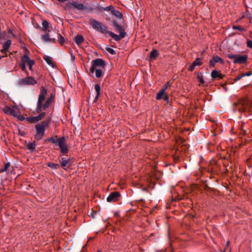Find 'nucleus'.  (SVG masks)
<instances>
[{"label": "nucleus", "mask_w": 252, "mask_h": 252, "mask_svg": "<svg viewBox=\"0 0 252 252\" xmlns=\"http://www.w3.org/2000/svg\"><path fill=\"white\" fill-rule=\"evenodd\" d=\"M89 21V24L94 30L102 34H108L116 41H120L122 38L125 37L126 35L124 25H119L115 20L111 21L112 26L116 32L120 33L119 35L108 31V27L107 26L95 19L91 18Z\"/></svg>", "instance_id": "nucleus-1"}, {"label": "nucleus", "mask_w": 252, "mask_h": 252, "mask_svg": "<svg viewBox=\"0 0 252 252\" xmlns=\"http://www.w3.org/2000/svg\"><path fill=\"white\" fill-rule=\"evenodd\" d=\"M51 142L56 146H58L60 149V157L59 158L61 165L63 169H66L64 167L70 161L69 158L61 157L63 155H66L69 151L68 147L66 144L65 139L64 136L58 138V136L48 137L45 140V142Z\"/></svg>", "instance_id": "nucleus-2"}, {"label": "nucleus", "mask_w": 252, "mask_h": 252, "mask_svg": "<svg viewBox=\"0 0 252 252\" xmlns=\"http://www.w3.org/2000/svg\"><path fill=\"white\" fill-rule=\"evenodd\" d=\"M47 94V89L44 86H42L40 88V94L38 95L36 107V111L37 113H40L43 110H46L52 103L50 101L46 99L45 103L43 104V102L45 100Z\"/></svg>", "instance_id": "nucleus-3"}, {"label": "nucleus", "mask_w": 252, "mask_h": 252, "mask_svg": "<svg viewBox=\"0 0 252 252\" xmlns=\"http://www.w3.org/2000/svg\"><path fill=\"white\" fill-rule=\"evenodd\" d=\"M51 123V118L48 117L44 121L35 126L36 134L34 138L37 140H41L44 135L46 127H48Z\"/></svg>", "instance_id": "nucleus-4"}, {"label": "nucleus", "mask_w": 252, "mask_h": 252, "mask_svg": "<svg viewBox=\"0 0 252 252\" xmlns=\"http://www.w3.org/2000/svg\"><path fill=\"white\" fill-rule=\"evenodd\" d=\"M235 105L238 111L241 113L252 111V102L247 97L240 98Z\"/></svg>", "instance_id": "nucleus-5"}, {"label": "nucleus", "mask_w": 252, "mask_h": 252, "mask_svg": "<svg viewBox=\"0 0 252 252\" xmlns=\"http://www.w3.org/2000/svg\"><path fill=\"white\" fill-rule=\"evenodd\" d=\"M3 112L5 114L17 118L20 121H23L25 119V118L21 115V112L19 110L18 107L16 106L13 107L6 106L3 108Z\"/></svg>", "instance_id": "nucleus-6"}, {"label": "nucleus", "mask_w": 252, "mask_h": 252, "mask_svg": "<svg viewBox=\"0 0 252 252\" xmlns=\"http://www.w3.org/2000/svg\"><path fill=\"white\" fill-rule=\"evenodd\" d=\"M227 57L229 59L233 60L234 63L243 64L246 63L248 56L247 54L240 55L238 54H227Z\"/></svg>", "instance_id": "nucleus-7"}, {"label": "nucleus", "mask_w": 252, "mask_h": 252, "mask_svg": "<svg viewBox=\"0 0 252 252\" xmlns=\"http://www.w3.org/2000/svg\"><path fill=\"white\" fill-rule=\"evenodd\" d=\"M73 6L74 8L80 11H87L88 12H92L94 10V8L91 6H87L83 3H78L76 1H73L72 2L70 3L68 5L69 8L72 9Z\"/></svg>", "instance_id": "nucleus-8"}, {"label": "nucleus", "mask_w": 252, "mask_h": 252, "mask_svg": "<svg viewBox=\"0 0 252 252\" xmlns=\"http://www.w3.org/2000/svg\"><path fill=\"white\" fill-rule=\"evenodd\" d=\"M106 66V62L100 58H97L92 61V66L90 68V71L91 73H94L97 67H101L104 68Z\"/></svg>", "instance_id": "nucleus-9"}, {"label": "nucleus", "mask_w": 252, "mask_h": 252, "mask_svg": "<svg viewBox=\"0 0 252 252\" xmlns=\"http://www.w3.org/2000/svg\"><path fill=\"white\" fill-rule=\"evenodd\" d=\"M39 115L37 116H34V117H28L27 118H25V120H26L27 121H28L30 123L34 124L35 123L42 119H43L46 116V112H41L40 113H39Z\"/></svg>", "instance_id": "nucleus-10"}, {"label": "nucleus", "mask_w": 252, "mask_h": 252, "mask_svg": "<svg viewBox=\"0 0 252 252\" xmlns=\"http://www.w3.org/2000/svg\"><path fill=\"white\" fill-rule=\"evenodd\" d=\"M37 83L32 77H27L19 80V84L21 85H34Z\"/></svg>", "instance_id": "nucleus-11"}, {"label": "nucleus", "mask_w": 252, "mask_h": 252, "mask_svg": "<svg viewBox=\"0 0 252 252\" xmlns=\"http://www.w3.org/2000/svg\"><path fill=\"white\" fill-rule=\"evenodd\" d=\"M216 63H220L223 64L224 61L220 57L217 55L213 56L212 59L209 61V67H214Z\"/></svg>", "instance_id": "nucleus-12"}, {"label": "nucleus", "mask_w": 252, "mask_h": 252, "mask_svg": "<svg viewBox=\"0 0 252 252\" xmlns=\"http://www.w3.org/2000/svg\"><path fill=\"white\" fill-rule=\"evenodd\" d=\"M120 193L118 191L111 192L107 198V201L108 202L117 201L120 197Z\"/></svg>", "instance_id": "nucleus-13"}, {"label": "nucleus", "mask_w": 252, "mask_h": 252, "mask_svg": "<svg viewBox=\"0 0 252 252\" xmlns=\"http://www.w3.org/2000/svg\"><path fill=\"white\" fill-rule=\"evenodd\" d=\"M202 63L201 59L200 58H197L190 65L189 67L188 68V70L193 71L196 66H200Z\"/></svg>", "instance_id": "nucleus-14"}, {"label": "nucleus", "mask_w": 252, "mask_h": 252, "mask_svg": "<svg viewBox=\"0 0 252 252\" xmlns=\"http://www.w3.org/2000/svg\"><path fill=\"white\" fill-rule=\"evenodd\" d=\"M211 76L213 79L220 80L223 79L225 76V75L221 73L220 71L213 70L211 72Z\"/></svg>", "instance_id": "nucleus-15"}, {"label": "nucleus", "mask_w": 252, "mask_h": 252, "mask_svg": "<svg viewBox=\"0 0 252 252\" xmlns=\"http://www.w3.org/2000/svg\"><path fill=\"white\" fill-rule=\"evenodd\" d=\"M94 89L96 92V95L94 99V102H96L98 99V97L100 96L101 90L100 85L99 84H95L94 85Z\"/></svg>", "instance_id": "nucleus-16"}, {"label": "nucleus", "mask_w": 252, "mask_h": 252, "mask_svg": "<svg viewBox=\"0 0 252 252\" xmlns=\"http://www.w3.org/2000/svg\"><path fill=\"white\" fill-rule=\"evenodd\" d=\"M74 40L76 44L80 46L84 41L85 39L82 35L77 34L75 36Z\"/></svg>", "instance_id": "nucleus-17"}, {"label": "nucleus", "mask_w": 252, "mask_h": 252, "mask_svg": "<svg viewBox=\"0 0 252 252\" xmlns=\"http://www.w3.org/2000/svg\"><path fill=\"white\" fill-rule=\"evenodd\" d=\"M11 44V40L9 39L5 41L2 45V49L1 50V52H6L8 51Z\"/></svg>", "instance_id": "nucleus-18"}, {"label": "nucleus", "mask_w": 252, "mask_h": 252, "mask_svg": "<svg viewBox=\"0 0 252 252\" xmlns=\"http://www.w3.org/2000/svg\"><path fill=\"white\" fill-rule=\"evenodd\" d=\"M36 146L35 141L32 142H29L26 145L27 148L30 151L31 153H33L35 151Z\"/></svg>", "instance_id": "nucleus-19"}, {"label": "nucleus", "mask_w": 252, "mask_h": 252, "mask_svg": "<svg viewBox=\"0 0 252 252\" xmlns=\"http://www.w3.org/2000/svg\"><path fill=\"white\" fill-rule=\"evenodd\" d=\"M158 55V51L157 49H154L150 52V58L151 60H155Z\"/></svg>", "instance_id": "nucleus-20"}, {"label": "nucleus", "mask_w": 252, "mask_h": 252, "mask_svg": "<svg viewBox=\"0 0 252 252\" xmlns=\"http://www.w3.org/2000/svg\"><path fill=\"white\" fill-rule=\"evenodd\" d=\"M58 41L60 44L61 45H63L66 42V40L65 38L63 37L61 33H58Z\"/></svg>", "instance_id": "nucleus-21"}, {"label": "nucleus", "mask_w": 252, "mask_h": 252, "mask_svg": "<svg viewBox=\"0 0 252 252\" xmlns=\"http://www.w3.org/2000/svg\"><path fill=\"white\" fill-rule=\"evenodd\" d=\"M111 13L112 15H114L115 17L120 19H123V14L121 12L116 10L115 9L112 10V11H111Z\"/></svg>", "instance_id": "nucleus-22"}, {"label": "nucleus", "mask_w": 252, "mask_h": 252, "mask_svg": "<svg viewBox=\"0 0 252 252\" xmlns=\"http://www.w3.org/2000/svg\"><path fill=\"white\" fill-rule=\"evenodd\" d=\"M47 166L48 167H50L51 168H52V169H54V170L57 169L60 167V165L59 164L55 163L54 162H48Z\"/></svg>", "instance_id": "nucleus-23"}, {"label": "nucleus", "mask_w": 252, "mask_h": 252, "mask_svg": "<svg viewBox=\"0 0 252 252\" xmlns=\"http://www.w3.org/2000/svg\"><path fill=\"white\" fill-rule=\"evenodd\" d=\"M165 94H166V93H165V91L161 89L157 94L156 98L157 100H160L162 99Z\"/></svg>", "instance_id": "nucleus-24"}, {"label": "nucleus", "mask_w": 252, "mask_h": 252, "mask_svg": "<svg viewBox=\"0 0 252 252\" xmlns=\"http://www.w3.org/2000/svg\"><path fill=\"white\" fill-rule=\"evenodd\" d=\"M49 22L47 20H43L42 23V25L43 27L42 30L43 31H47V29L49 28Z\"/></svg>", "instance_id": "nucleus-25"}, {"label": "nucleus", "mask_w": 252, "mask_h": 252, "mask_svg": "<svg viewBox=\"0 0 252 252\" xmlns=\"http://www.w3.org/2000/svg\"><path fill=\"white\" fill-rule=\"evenodd\" d=\"M95 72V76L96 78H100L103 75V73L102 70L100 69H96L94 70Z\"/></svg>", "instance_id": "nucleus-26"}, {"label": "nucleus", "mask_w": 252, "mask_h": 252, "mask_svg": "<svg viewBox=\"0 0 252 252\" xmlns=\"http://www.w3.org/2000/svg\"><path fill=\"white\" fill-rule=\"evenodd\" d=\"M30 59V58L29 57V56L23 55L21 57V63H28V62Z\"/></svg>", "instance_id": "nucleus-27"}, {"label": "nucleus", "mask_w": 252, "mask_h": 252, "mask_svg": "<svg viewBox=\"0 0 252 252\" xmlns=\"http://www.w3.org/2000/svg\"><path fill=\"white\" fill-rule=\"evenodd\" d=\"M43 59L49 65H52L53 63L52 58L48 56H45Z\"/></svg>", "instance_id": "nucleus-28"}, {"label": "nucleus", "mask_w": 252, "mask_h": 252, "mask_svg": "<svg viewBox=\"0 0 252 252\" xmlns=\"http://www.w3.org/2000/svg\"><path fill=\"white\" fill-rule=\"evenodd\" d=\"M50 38L49 34L48 33L41 36V39L45 42H49Z\"/></svg>", "instance_id": "nucleus-29"}, {"label": "nucleus", "mask_w": 252, "mask_h": 252, "mask_svg": "<svg viewBox=\"0 0 252 252\" xmlns=\"http://www.w3.org/2000/svg\"><path fill=\"white\" fill-rule=\"evenodd\" d=\"M197 79L198 80L199 82L201 84H204V83H205V81L203 79V76H202V74L201 73H199L198 74V76H197Z\"/></svg>", "instance_id": "nucleus-30"}, {"label": "nucleus", "mask_w": 252, "mask_h": 252, "mask_svg": "<svg viewBox=\"0 0 252 252\" xmlns=\"http://www.w3.org/2000/svg\"><path fill=\"white\" fill-rule=\"evenodd\" d=\"M10 163L9 162H6L4 164V168L0 169V173L5 172L10 167Z\"/></svg>", "instance_id": "nucleus-31"}, {"label": "nucleus", "mask_w": 252, "mask_h": 252, "mask_svg": "<svg viewBox=\"0 0 252 252\" xmlns=\"http://www.w3.org/2000/svg\"><path fill=\"white\" fill-rule=\"evenodd\" d=\"M232 29L233 30H238L240 32H245L246 30L245 29L242 28L241 26H235L234 25L232 26Z\"/></svg>", "instance_id": "nucleus-32"}, {"label": "nucleus", "mask_w": 252, "mask_h": 252, "mask_svg": "<svg viewBox=\"0 0 252 252\" xmlns=\"http://www.w3.org/2000/svg\"><path fill=\"white\" fill-rule=\"evenodd\" d=\"M172 82H170V81L167 82L163 87L162 88V90L165 92V91L167 89V88L171 86V84Z\"/></svg>", "instance_id": "nucleus-33"}, {"label": "nucleus", "mask_w": 252, "mask_h": 252, "mask_svg": "<svg viewBox=\"0 0 252 252\" xmlns=\"http://www.w3.org/2000/svg\"><path fill=\"white\" fill-rule=\"evenodd\" d=\"M106 50L108 52H109L110 54H111L112 55L116 54L115 51L111 48L107 47V48H106Z\"/></svg>", "instance_id": "nucleus-34"}, {"label": "nucleus", "mask_w": 252, "mask_h": 252, "mask_svg": "<svg viewBox=\"0 0 252 252\" xmlns=\"http://www.w3.org/2000/svg\"><path fill=\"white\" fill-rule=\"evenodd\" d=\"M21 42L24 45V50L25 54L24 55L29 56V54H30L29 50L26 47L25 44L24 43V42L22 41Z\"/></svg>", "instance_id": "nucleus-35"}, {"label": "nucleus", "mask_w": 252, "mask_h": 252, "mask_svg": "<svg viewBox=\"0 0 252 252\" xmlns=\"http://www.w3.org/2000/svg\"><path fill=\"white\" fill-rule=\"evenodd\" d=\"M114 7L112 5L104 8V11H112V10H114Z\"/></svg>", "instance_id": "nucleus-36"}, {"label": "nucleus", "mask_w": 252, "mask_h": 252, "mask_svg": "<svg viewBox=\"0 0 252 252\" xmlns=\"http://www.w3.org/2000/svg\"><path fill=\"white\" fill-rule=\"evenodd\" d=\"M162 99L165 101L167 103L169 102V98L166 94L164 95Z\"/></svg>", "instance_id": "nucleus-37"}, {"label": "nucleus", "mask_w": 252, "mask_h": 252, "mask_svg": "<svg viewBox=\"0 0 252 252\" xmlns=\"http://www.w3.org/2000/svg\"><path fill=\"white\" fill-rule=\"evenodd\" d=\"M243 73L238 75L235 78L233 79L234 82H237L238 80H240L242 77H243Z\"/></svg>", "instance_id": "nucleus-38"}, {"label": "nucleus", "mask_w": 252, "mask_h": 252, "mask_svg": "<svg viewBox=\"0 0 252 252\" xmlns=\"http://www.w3.org/2000/svg\"><path fill=\"white\" fill-rule=\"evenodd\" d=\"M55 98V96L53 94H51L50 96L47 99L51 102H53Z\"/></svg>", "instance_id": "nucleus-39"}, {"label": "nucleus", "mask_w": 252, "mask_h": 252, "mask_svg": "<svg viewBox=\"0 0 252 252\" xmlns=\"http://www.w3.org/2000/svg\"><path fill=\"white\" fill-rule=\"evenodd\" d=\"M247 46L248 47L252 48V41L251 40H247Z\"/></svg>", "instance_id": "nucleus-40"}, {"label": "nucleus", "mask_w": 252, "mask_h": 252, "mask_svg": "<svg viewBox=\"0 0 252 252\" xmlns=\"http://www.w3.org/2000/svg\"><path fill=\"white\" fill-rule=\"evenodd\" d=\"M35 63V61L33 60L30 59L27 64L29 66H33Z\"/></svg>", "instance_id": "nucleus-41"}, {"label": "nucleus", "mask_w": 252, "mask_h": 252, "mask_svg": "<svg viewBox=\"0 0 252 252\" xmlns=\"http://www.w3.org/2000/svg\"><path fill=\"white\" fill-rule=\"evenodd\" d=\"M20 66L22 71L26 70V63H21Z\"/></svg>", "instance_id": "nucleus-42"}, {"label": "nucleus", "mask_w": 252, "mask_h": 252, "mask_svg": "<svg viewBox=\"0 0 252 252\" xmlns=\"http://www.w3.org/2000/svg\"><path fill=\"white\" fill-rule=\"evenodd\" d=\"M252 74V71H249L246 73H243V76H249Z\"/></svg>", "instance_id": "nucleus-43"}, {"label": "nucleus", "mask_w": 252, "mask_h": 252, "mask_svg": "<svg viewBox=\"0 0 252 252\" xmlns=\"http://www.w3.org/2000/svg\"><path fill=\"white\" fill-rule=\"evenodd\" d=\"M96 214V212H94L93 211H92L91 213L89 215V216H91L92 218H94V216Z\"/></svg>", "instance_id": "nucleus-44"}, {"label": "nucleus", "mask_w": 252, "mask_h": 252, "mask_svg": "<svg viewBox=\"0 0 252 252\" xmlns=\"http://www.w3.org/2000/svg\"><path fill=\"white\" fill-rule=\"evenodd\" d=\"M96 7H97V9H98V10H99L100 11H104V8L102 7L101 5H97Z\"/></svg>", "instance_id": "nucleus-45"}, {"label": "nucleus", "mask_w": 252, "mask_h": 252, "mask_svg": "<svg viewBox=\"0 0 252 252\" xmlns=\"http://www.w3.org/2000/svg\"><path fill=\"white\" fill-rule=\"evenodd\" d=\"M49 42H54V43H56V40L55 38H50Z\"/></svg>", "instance_id": "nucleus-46"}, {"label": "nucleus", "mask_w": 252, "mask_h": 252, "mask_svg": "<svg viewBox=\"0 0 252 252\" xmlns=\"http://www.w3.org/2000/svg\"><path fill=\"white\" fill-rule=\"evenodd\" d=\"M58 0L61 2H64L66 1L67 0Z\"/></svg>", "instance_id": "nucleus-47"}, {"label": "nucleus", "mask_w": 252, "mask_h": 252, "mask_svg": "<svg viewBox=\"0 0 252 252\" xmlns=\"http://www.w3.org/2000/svg\"><path fill=\"white\" fill-rule=\"evenodd\" d=\"M229 244H230L229 241H227L226 242V247H228V246L229 245Z\"/></svg>", "instance_id": "nucleus-48"}, {"label": "nucleus", "mask_w": 252, "mask_h": 252, "mask_svg": "<svg viewBox=\"0 0 252 252\" xmlns=\"http://www.w3.org/2000/svg\"><path fill=\"white\" fill-rule=\"evenodd\" d=\"M71 58L73 60H75V56H73V55H71Z\"/></svg>", "instance_id": "nucleus-49"}, {"label": "nucleus", "mask_w": 252, "mask_h": 252, "mask_svg": "<svg viewBox=\"0 0 252 252\" xmlns=\"http://www.w3.org/2000/svg\"><path fill=\"white\" fill-rule=\"evenodd\" d=\"M32 65H31V66H29V69H30V70H32Z\"/></svg>", "instance_id": "nucleus-50"}, {"label": "nucleus", "mask_w": 252, "mask_h": 252, "mask_svg": "<svg viewBox=\"0 0 252 252\" xmlns=\"http://www.w3.org/2000/svg\"><path fill=\"white\" fill-rule=\"evenodd\" d=\"M20 133L21 134V135H24V132H22V133Z\"/></svg>", "instance_id": "nucleus-51"}, {"label": "nucleus", "mask_w": 252, "mask_h": 252, "mask_svg": "<svg viewBox=\"0 0 252 252\" xmlns=\"http://www.w3.org/2000/svg\"><path fill=\"white\" fill-rule=\"evenodd\" d=\"M97 252H101V250H98L97 251Z\"/></svg>", "instance_id": "nucleus-52"}, {"label": "nucleus", "mask_w": 252, "mask_h": 252, "mask_svg": "<svg viewBox=\"0 0 252 252\" xmlns=\"http://www.w3.org/2000/svg\"><path fill=\"white\" fill-rule=\"evenodd\" d=\"M22 47L24 49V44H23V46H22Z\"/></svg>", "instance_id": "nucleus-53"}, {"label": "nucleus", "mask_w": 252, "mask_h": 252, "mask_svg": "<svg viewBox=\"0 0 252 252\" xmlns=\"http://www.w3.org/2000/svg\"><path fill=\"white\" fill-rule=\"evenodd\" d=\"M251 21H252V18L250 19V22H251Z\"/></svg>", "instance_id": "nucleus-54"}, {"label": "nucleus", "mask_w": 252, "mask_h": 252, "mask_svg": "<svg viewBox=\"0 0 252 252\" xmlns=\"http://www.w3.org/2000/svg\"><path fill=\"white\" fill-rule=\"evenodd\" d=\"M2 56L0 57V60L2 58Z\"/></svg>", "instance_id": "nucleus-55"}, {"label": "nucleus", "mask_w": 252, "mask_h": 252, "mask_svg": "<svg viewBox=\"0 0 252 252\" xmlns=\"http://www.w3.org/2000/svg\"><path fill=\"white\" fill-rule=\"evenodd\" d=\"M115 216H117V213H115Z\"/></svg>", "instance_id": "nucleus-56"}, {"label": "nucleus", "mask_w": 252, "mask_h": 252, "mask_svg": "<svg viewBox=\"0 0 252 252\" xmlns=\"http://www.w3.org/2000/svg\"><path fill=\"white\" fill-rule=\"evenodd\" d=\"M224 252V251H223V252Z\"/></svg>", "instance_id": "nucleus-57"}]
</instances>
